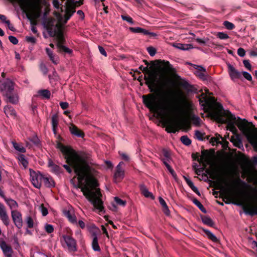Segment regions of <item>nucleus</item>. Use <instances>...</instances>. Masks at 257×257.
Wrapping results in <instances>:
<instances>
[{"label":"nucleus","mask_w":257,"mask_h":257,"mask_svg":"<svg viewBox=\"0 0 257 257\" xmlns=\"http://www.w3.org/2000/svg\"><path fill=\"white\" fill-rule=\"evenodd\" d=\"M9 40L14 45H17L19 42L18 39L13 36H10L9 37Z\"/></svg>","instance_id":"obj_53"},{"label":"nucleus","mask_w":257,"mask_h":257,"mask_svg":"<svg viewBox=\"0 0 257 257\" xmlns=\"http://www.w3.org/2000/svg\"><path fill=\"white\" fill-rule=\"evenodd\" d=\"M121 18H122V19L123 21H125L131 24H134V21H133V19L131 17H130V16H125V15H121Z\"/></svg>","instance_id":"obj_46"},{"label":"nucleus","mask_w":257,"mask_h":257,"mask_svg":"<svg viewBox=\"0 0 257 257\" xmlns=\"http://www.w3.org/2000/svg\"><path fill=\"white\" fill-rule=\"evenodd\" d=\"M129 30L134 33H142L145 35H150L151 36L155 37L157 35L153 32H150L148 30L143 29L140 27H130Z\"/></svg>","instance_id":"obj_16"},{"label":"nucleus","mask_w":257,"mask_h":257,"mask_svg":"<svg viewBox=\"0 0 257 257\" xmlns=\"http://www.w3.org/2000/svg\"><path fill=\"white\" fill-rule=\"evenodd\" d=\"M223 25L227 29L229 30H232L234 28V24L227 21L223 22Z\"/></svg>","instance_id":"obj_43"},{"label":"nucleus","mask_w":257,"mask_h":257,"mask_svg":"<svg viewBox=\"0 0 257 257\" xmlns=\"http://www.w3.org/2000/svg\"><path fill=\"white\" fill-rule=\"evenodd\" d=\"M143 102L146 106L153 112L161 114L163 111H168V108L163 107L157 100V97L154 94L143 96Z\"/></svg>","instance_id":"obj_4"},{"label":"nucleus","mask_w":257,"mask_h":257,"mask_svg":"<svg viewBox=\"0 0 257 257\" xmlns=\"http://www.w3.org/2000/svg\"><path fill=\"white\" fill-rule=\"evenodd\" d=\"M45 230L48 233H51L54 231V227L52 225L46 224L45 225Z\"/></svg>","instance_id":"obj_51"},{"label":"nucleus","mask_w":257,"mask_h":257,"mask_svg":"<svg viewBox=\"0 0 257 257\" xmlns=\"http://www.w3.org/2000/svg\"><path fill=\"white\" fill-rule=\"evenodd\" d=\"M140 188L142 194L147 198H151L154 199V197L152 193L149 191L147 187L144 184H141L140 186Z\"/></svg>","instance_id":"obj_22"},{"label":"nucleus","mask_w":257,"mask_h":257,"mask_svg":"<svg viewBox=\"0 0 257 257\" xmlns=\"http://www.w3.org/2000/svg\"><path fill=\"white\" fill-rule=\"evenodd\" d=\"M144 62L147 66L143 67V66H141L140 69L142 70L144 73L148 75V76H145L144 79L146 81V83L148 87L151 89V91L153 92L154 91V88L157 86V75L155 72L148 69V62L147 61H144Z\"/></svg>","instance_id":"obj_5"},{"label":"nucleus","mask_w":257,"mask_h":257,"mask_svg":"<svg viewBox=\"0 0 257 257\" xmlns=\"http://www.w3.org/2000/svg\"><path fill=\"white\" fill-rule=\"evenodd\" d=\"M208 173H210L211 177L213 179H216L219 182L218 189H220L221 194L225 196L226 198H231L233 196V188L232 186L224 181L222 178L217 173L210 172L207 171Z\"/></svg>","instance_id":"obj_3"},{"label":"nucleus","mask_w":257,"mask_h":257,"mask_svg":"<svg viewBox=\"0 0 257 257\" xmlns=\"http://www.w3.org/2000/svg\"><path fill=\"white\" fill-rule=\"evenodd\" d=\"M216 36L221 40H225L229 38V36L223 32H218L216 34Z\"/></svg>","instance_id":"obj_41"},{"label":"nucleus","mask_w":257,"mask_h":257,"mask_svg":"<svg viewBox=\"0 0 257 257\" xmlns=\"http://www.w3.org/2000/svg\"><path fill=\"white\" fill-rule=\"evenodd\" d=\"M204 232L205 233L207 237L213 242H217L218 239L216 236L211 232L207 229H203Z\"/></svg>","instance_id":"obj_28"},{"label":"nucleus","mask_w":257,"mask_h":257,"mask_svg":"<svg viewBox=\"0 0 257 257\" xmlns=\"http://www.w3.org/2000/svg\"><path fill=\"white\" fill-rule=\"evenodd\" d=\"M65 39L62 33L59 34L57 36V48H58V45H64Z\"/></svg>","instance_id":"obj_39"},{"label":"nucleus","mask_w":257,"mask_h":257,"mask_svg":"<svg viewBox=\"0 0 257 257\" xmlns=\"http://www.w3.org/2000/svg\"><path fill=\"white\" fill-rule=\"evenodd\" d=\"M162 153H163L164 157H165V158L164 159H166L167 161H169L170 153L168 152V151L166 149H163L162 150Z\"/></svg>","instance_id":"obj_57"},{"label":"nucleus","mask_w":257,"mask_h":257,"mask_svg":"<svg viewBox=\"0 0 257 257\" xmlns=\"http://www.w3.org/2000/svg\"><path fill=\"white\" fill-rule=\"evenodd\" d=\"M180 141L182 144L186 146H189L191 143V140L186 136H182Z\"/></svg>","instance_id":"obj_38"},{"label":"nucleus","mask_w":257,"mask_h":257,"mask_svg":"<svg viewBox=\"0 0 257 257\" xmlns=\"http://www.w3.org/2000/svg\"><path fill=\"white\" fill-rule=\"evenodd\" d=\"M26 223L29 228H33L34 227V221L31 216H27L26 218Z\"/></svg>","instance_id":"obj_42"},{"label":"nucleus","mask_w":257,"mask_h":257,"mask_svg":"<svg viewBox=\"0 0 257 257\" xmlns=\"http://www.w3.org/2000/svg\"><path fill=\"white\" fill-rule=\"evenodd\" d=\"M41 12L39 10H34L32 13V17L34 19H36L40 17Z\"/></svg>","instance_id":"obj_48"},{"label":"nucleus","mask_w":257,"mask_h":257,"mask_svg":"<svg viewBox=\"0 0 257 257\" xmlns=\"http://www.w3.org/2000/svg\"><path fill=\"white\" fill-rule=\"evenodd\" d=\"M250 179L254 185H257V171L252 173Z\"/></svg>","instance_id":"obj_47"},{"label":"nucleus","mask_w":257,"mask_h":257,"mask_svg":"<svg viewBox=\"0 0 257 257\" xmlns=\"http://www.w3.org/2000/svg\"><path fill=\"white\" fill-rule=\"evenodd\" d=\"M63 238L69 251L73 252L77 251V243L74 238L68 235H64Z\"/></svg>","instance_id":"obj_9"},{"label":"nucleus","mask_w":257,"mask_h":257,"mask_svg":"<svg viewBox=\"0 0 257 257\" xmlns=\"http://www.w3.org/2000/svg\"><path fill=\"white\" fill-rule=\"evenodd\" d=\"M185 180L187 185L192 189L195 186L194 185L193 182L188 178L184 177Z\"/></svg>","instance_id":"obj_63"},{"label":"nucleus","mask_w":257,"mask_h":257,"mask_svg":"<svg viewBox=\"0 0 257 257\" xmlns=\"http://www.w3.org/2000/svg\"><path fill=\"white\" fill-rule=\"evenodd\" d=\"M173 46L179 49L182 50H187L192 48L191 45L182 44L180 43L174 44Z\"/></svg>","instance_id":"obj_29"},{"label":"nucleus","mask_w":257,"mask_h":257,"mask_svg":"<svg viewBox=\"0 0 257 257\" xmlns=\"http://www.w3.org/2000/svg\"><path fill=\"white\" fill-rule=\"evenodd\" d=\"M41 211L43 216H46L48 214V211L46 207H44L43 204H41L40 206Z\"/></svg>","instance_id":"obj_55"},{"label":"nucleus","mask_w":257,"mask_h":257,"mask_svg":"<svg viewBox=\"0 0 257 257\" xmlns=\"http://www.w3.org/2000/svg\"><path fill=\"white\" fill-rule=\"evenodd\" d=\"M58 51L60 52H64L65 53L71 54L72 51L69 48L65 47L64 45H58Z\"/></svg>","instance_id":"obj_30"},{"label":"nucleus","mask_w":257,"mask_h":257,"mask_svg":"<svg viewBox=\"0 0 257 257\" xmlns=\"http://www.w3.org/2000/svg\"><path fill=\"white\" fill-rule=\"evenodd\" d=\"M7 204V205L9 206L10 208L12 210H17V209L18 208L19 205L18 203L14 200V199L11 198H8L5 196L3 198Z\"/></svg>","instance_id":"obj_17"},{"label":"nucleus","mask_w":257,"mask_h":257,"mask_svg":"<svg viewBox=\"0 0 257 257\" xmlns=\"http://www.w3.org/2000/svg\"><path fill=\"white\" fill-rule=\"evenodd\" d=\"M166 126V131L168 133H175L177 131L178 121L176 118L166 119L164 121Z\"/></svg>","instance_id":"obj_7"},{"label":"nucleus","mask_w":257,"mask_h":257,"mask_svg":"<svg viewBox=\"0 0 257 257\" xmlns=\"http://www.w3.org/2000/svg\"><path fill=\"white\" fill-rule=\"evenodd\" d=\"M13 145L14 148L18 151L21 153H25L26 152V149L24 148L22 145L13 142Z\"/></svg>","instance_id":"obj_35"},{"label":"nucleus","mask_w":257,"mask_h":257,"mask_svg":"<svg viewBox=\"0 0 257 257\" xmlns=\"http://www.w3.org/2000/svg\"><path fill=\"white\" fill-rule=\"evenodd\" d=\"M118 153L123 160H124L125 161H130V157L126 154L122 152H119Z\"/></svg>","instance_id":"obj_54"},{"label":"nucleus","mask_w":257,"mask_h":257,"mask_svg":"<svg viewBox=\"0 0 257 257\" xmlns=\"http://www.w3.org/2000/svg\"><path fill=\"white\" fill-rule=\"evenodd\" d=\"M58 124V116L56 114H54L52 117V127H57Z\"/></svg>","instance_id":"obj_40"},{"label":"nucleus","mask_w":257,"mask_h":257,"mask_svg":"<svg viewBox=\"0 0 257 257\" xmlns=\"http://www.w3.org/2000/svg\"><path fill=\"white\" fill-rule=\"evenodd\" d=\"M204 135V134L199 131H196L195 132V137L199 141H202L203 140Z\"/></svg>","instance_id":"obj_44"},{"label":"nucleus","mask_w":257,"mask_h":257,"mask_svg":"<svg viewBox=\"0 0 257 257\" xmlns=\"http://www.w3.org/2000/svg\"><path fill=\"white\" fill-rule=\"evenodd\" d=\"M39 94L45 98L48 99L50 97L51 93L47 89H43L39 91Z\"/></svg>","instance_id":"obj_32"},{"label":"nucleus","mask_w":257,"mask_h":257,"mask_svg":"<svg viewBox=\"0 0 257 257\" xmlns=\"http://www.w3.org/2000/svg\"><path fill=\"white\" fill-rule=\"evenodd\" d=\"M199 162L202 163L203 166L204 167H206L207 165L211 164L212 162L211 154L208 152L207 150H203L201 152V156Z\"/></svg>","instance_id":"obj_11"},{"label":"nucleus","mask_w":257,"mask_h":257,"mask_svg":"<svg viewBox=\"0 0 257 257\" xmlns=\"http://www.w3.org/2000/svg\"><path fill=\"white\" fill-rule=\"evenodd\" d=\"M92 247L94 251H100V247L98 244V238L95 235L93 236V240L92 242Z\"/></svg>","instance_id":"obj_27"},{"label":"nucleus","mask_w":257,"mask_h":257,"mask_svg":"<svg viewBox=\"0 0 257 257\" xmlns=\"http://www.w3.org/2000/svg\"><path fill=\"white\" fill-rule=\"evenodd\" d=\"M0 219L3 223L8 226L10 224V219L9 216L7 213L5 206L0 202Z\"/></svg>","instance_id":"obj_14"},{"label":"nucleus","mask_w":257,"mask_h":257,"mask_svg":"<svg viewBox=\"0 0 257 257\" xmlns=\"http://www.w3.org/2000/svg\"><path fill=\"white\" fill-rule=\"evenodd\" d=\"M147 51L149 54L151 56H154L156 53V50L155 48L153 47H149L147 48Z\"/></svg>","instance_id":"obj_50"},{"label":"nucleus","mask_w":257,"mask_h":257,"mask_svg":"<svg viewBox=\"0 0 257 257\" xmlns=\"http://www.w3.org/2000/svg\"><path fill=\"white\" fill-rule=\"evenodd\" d=\"M202 221L203 223L205 224H206L209 226H213L214 225V223L212 220L208 217H204L202 219Z\"/></svg>","instance_id":"obj_34"},{"label":"nucleus","mask_w":257,"mask_h":257,"mask_svg":"<svg viewBox=\"0 0 257 257\" xmlns=\"http://www.w3.org/2000/svg\"><path fill=\"white\" fill-rule=\"evenodd\" d=\"M227 66L229 75L232 80L235 81L241 77V73L237 71L232 65L228 63Z\"/></svg>","instance_id":"obj_12"},{"label":"nucleus","mask_w":257,"mask_h":257,"mask_svg":"<svg viewBox=\"0 0 257 257\" xmlns=\"http://www.w3.org/2000/svg\"><path fill=\"white\" fill-rule=\"evenodd\" d=\"M42 182L47 187H52L55 186V183L51 177L44 176Z\"/></svg>","instance_id":"obj_26"},{"label":"nucleus","mask_w":257,"mask_h":257,"mask_svg":"<svg viewBox=\"0 0 257 257\" xmlns=\"http://www.w3.org/2000/svg\"><path fill=\"white\" fill-rule=\"evenodd\" d=\"M75 7L73 4H69L68 2L66 3L65 14L64 16L65 23H66L67 21L70 19L73 14L75 12Z\"/></svg>","instance_id":"obj_15"},{"label":"nucleus","mask_w":257,"mask_h":257,"mask_svg":"<svg viewBox=\"0 0 257 257\" xmlns=\"http://www.w3.org/2000/svg\"><path fill=\"white\" fill-rule=\"evenodd\" d=\"M59 148L65 156L67 163L73 168L77 176L78 188L95 208L102 211L104 208L101 199L102 195L97 188L96 179L91 174V168L87 158L70 147L60 145Z\"/></svg>","instance_id":"obj_1"},{"label":"nucleus","mask_w":257,"mask_h":257,"mask_svg":"<svg viewBox=\"0 0 257 257\" xmlns=\"http://www.w3.org/2000/svg\"><path fill=\"white\" fill-rule=\"evenodd\" d=\"M11 215L15 225L20 229L23 226V219L22 214L18 210H12Z\"/></svg>","instance_id":"obj_10"},{"label":"nucleus","mask_w":257,"mask_h":257,"mask_svg":"<svg viewBox=\"0 0 257 257\" xmlns=\"http://www.w3.org/2000/svg\"><path fill=\"white\" fill-rule=\"evenodd\" d=\"M0 247L6 256L7 257L12 256L13 253L12 247L8 245L2 238H0Z\"/></svg>","instance_id":"obj_13"},{"label":"nucleus","mask_w":257,"mask_h":257,"mask_svg":"<svg viewBox=\"0 0 257 257\" xmlns=\"http://www.w3.org/2000/svg\"><path fill=\"white\" fill-rule=\"evenodd\" d=\"M26 40L27 42L32 44H35L36 42V39L33 36H27L26 37Z\"/></svg>","instance_id":"obj_59"},{"label":"nucleus","mask_w":257,"mask_h":257,"mask_svg":"<svg viewBox=\"0 0 257 257\" xmlns=\"http://www.w3.org/2000/svg\"><path fill=\"white\" fill-rule=\"evenodd\" d=\"M114 201L117 205L120 206H124L126 204L125 201H124L117 197H114Z\"/></svg>","instance_id":"obj_45"},{"label":"nucleus","mask_w":257,"mask_h":257,"mask_svg":"<svg viewBox=\"0 0 257 257\" xmlns=\"http://www.w3.org/2000/svg\"><path fill=\"white\" fill-rule=\"evenodd\" d=\"M237 54L240 57H242L244 56V55L245 54V51L243 48H239L237 50Z\"/></svg>","instance_id":"obj_61"},{"label":"nucleus","mask_w":257,"mask_h":257,"mask_svg":"<svg viewBox=\"0 0 257 257\" xmlns=\"http://www.w3.org/2000/svg\"><path fill=\"white\" fill-rule=\"evenodd\" d=\"M244 212L246 214L253 216L257 214L256 206H248L244 207Z\"/></svg>","instance_id":"obj_23"},{"label":"nucleus","mask_w":257,"mask_h":257,"mask_svg":"<svg viewBox=\"0 0 257 257\" xmlns=\"http://www.w3.org/2000/svg\"><path fill=\"white\" fill-rule=\"evenodd\" d=\"M220 139L221 140V141H223V138L221 136H219L218 137L216 138H212L211 139V143H212L213 144L214 143H216V144L220 143Z\"/></svg>","instance_id":"obj_56"},{"label":"nucleus","mask_w":257,"mask_h":257,"mask_svg":"<svg viewBox=\"0 0 257 257\" xmlns=\"http://www.w3.org/2000/svg\"><path fill=\"white\" fill-rule=\"evenodd\" d=\"M64 214L70 222L74 224L77 225V218L75 214L72 213L70 210L65 211Z\"/></svg>","instance_id":"obj_21"},{"label":"nucleus","mask_w":257,"mask_h":257,"mask_svg":"<svg viewBox=\"0 0 257 257\" xmlns=\"http://www.w3.org/2000/svg\"><path fill=\"white\" fill-rule=\"evenodd\" d=\"M50 59L51 61L55 64H57L58 63V57L54 55L53 54L50 56H49Z\"/></svg>","instance_id":"obj_52"},{"label":"nucleus","mask_w":257,"mask_h":257,"mask_svg":"<svg viewBox=\"0 0 257 257\" xmlns=\"http://www.w3.org/2000/svg\"><path fill=\"white\" fill-rule=\"evenodd\" d=\"M192 122L193 124L198 126L201 122V119L197 116L192 115L191 118Z\"/></svg>","instance_id":"obj_37"},{"label":"nucleus","mask_w":257,"mask_h":257,"mask_svg":"<svg viewBox=\"0 0 257 257\" xmlns=\"http://www.w3.org/2000/svg\"><path fill=\"white\" fill-rule=\"evenodd\" d=\"M98 49L101 54L104 56L105 57L107 56V53L103 47L99 46Z\"/></svg>","instance_id":"obj_64"},{"label":"nucleus","mask_w":257,"mask_h":257,"mask_svg":"<svg viewBox=\"0 0 257 257\" xmlns=\"http://www.w3.org/2000/svg\"><path fill=\"white\" fill-rule=\"evenodd\" d=\"M242 75L243 77L247 80L251 81L252 80L251 75L247 72L243 71Z\"/></svg>","instance_id":"obj_58"},{"label":"nucleus","mask_w":257,"mask_h":257,"mask_svg":"<svg viewBox=\"0 0 257 257\" xmlns=\"http://www.w3.org/2000/svg\"><path fill=\"white\" fill-rule=\"evenodd\" d=\"M212 119L218 123H227V129L233 134L237 133L236 125L245 136L248 142L257 151V130L253 127L251 122H249L245 119H242L236 117L229 111L224 110L220 104H216V107L212 109L210 112Z\"/></svg>","instance_id":"obj_2"},{"label":"nucleus","mask_w":257,"mask_h":257,"mask_svg":"<svg viewBox=\"0 0 257 257\" xmlns=\"http://www.w3.org/2000/svg\"><path fill=\"white\" fill-rule=\"evenodd\" d=\"M14 89V83L10 80L0 83V91L5 96L13 92Z\"/></svg>","instance_id":"obj_6"},{"label":"nucleus","mask_w":257,"mask_h":257,"mask_svg":"<svg viewBox=\"0 0 257 257\" xmlns=\"http://www.w3.org/2000/svg\"><path fill=\"white\" fill-rule=\"evenodd\" d=\"M7 102L13 104H17L19 101V96L16 93H10L8 95L5 96Z\"/></svg>","instance_id":"obj_20"},{"label":"nucleus","mask_w":257,"mask_h":257,"mask_svg":"<svg viewBox=\"0 0 257 257\" xmlns=\"http://www.w3.org/2000/svg\"><path fill=\"white\" fill-rule=\"evenodd\" d=\"M124 171L123 169L116 168V171L114 174V180L115 182L117 183L120 181L124 177Z\"/></svg>","instance_id":"obj_19"},{"label":"nucleus","mask_w":257,"mask_h":257,"mask_svg":"<svg viewBox=\"0 0 257 257\" xmlns=\"http://www.w3.org/2000/svg\"><path fill=\"white\" fill-rule=\"evenodd\" d=\"M69 130L71 133L75 136L80 138H83L84 136V133L73 124H70L69 126Z\"/></svg>","instance_id":"obj_18"},{"label":"nucleus","mask_w":257,"mask_h":257,"mask_svg":"<svg viewBox=\"0 0 257 257\" xmlns=\"http://www.w3.org/2000/svg\"><path fill=\"white\" fill-rule=\"evenodd\" d=\"M193 203L196 205L198 208L203 213H206V210L202 205V204L196 198L192 200Z\"/></svg>","instance_id":"obj_31"},{"label":"nucleus","mask_w":257,"mask_h":257,"mask_svg":"<svg viewBox=\"0 0 257 257\" xmlns=\"http://www.w3.org/2000/svg\"><path fill=\"white\" fill-rule=\"evenodd\" d=\"M4 112L8 116H14L16 115V111L14 108L9 105L4 107Z\"/></svg>","instance_id":"obj_25"},{"label":"nucleus","mask_w":257,"mask_h":257,"mask_svg":"<svg viewBox=\"0 0 257 257\" xmlns=\"http://www.w3.org/2000/svg\"><path fill=\"white\" fill-rule=\"evenodd\" d=\"M179 85L185 89L188 88L189 86V83L185 80L180 81L179 82Z\"/></svg>","instance_id":"obj_62"},{"label":"nucleus","mask_w":257,"mask_h":257,"mask_svg":"<svg viewBox=\"0 0 257 257\" xmlns=\"http://www.w3.org/2000/svg\"><path fill=\"white\" fill-rule=\"evenodd\" d=\"M30 176L33 185L37 188H40L43 182L44 176L39 172L37 173L30 170Z\"/></svg>","instance_id":"obj_8"},{"label":"nucleus","mask_w":257,"mask_h":257,"mask_svg":"<svg viewBox=\"0 0 257 257\" xmlns=\"http://www.w3.org/2000/svg\"><path fill=\"white\" fill-rule=\"evenodd\" d=\"M48 166L55 174H59L61 172V168L59 166L55 164L51 160H49Z\"/></svg>","instance_id":"obj_24"},{"label":"nucleus","mask_w":257,"mask_h":257,"mask_svg":"<svg viewBox=\"0 0 257 257\" xmlns=\"http://www.w3.org/2000/svg\"><path fill=\"white\" fill-rule=\"evenodd\" d=\"M30 140L35 145L38 146L40 144V140L37 136H34L30 139Z\"/></svg>","instance_id":"obj_49"},{"label":"nucleus","mask_w":257,"mask_h":257,"mask_svg":"<svg viewBox=\"0 0 257 257\" xmlns=\"http://www.w3.org/2000/svg\"><path fill=\"white\" fill-rule=\"evenodd\" d=\"M19 160L20 163L24 166V168H26L28 165V162L25 158V156L21 154L19 156Z\"/></svg>","instance_id":"obj_33"},{"label":"nucleus","mask_w":257,"mask_h":257,"mask_svg":"<svg viewBox=\"0 0 257 257\" xmlns=\"http://www.w3.org/2000/svg\"><path fill=\"white\" fill-rule=\"evenodd\" d=\"M196 75L202 80H206L207 79L208 75L205 71L203 72H196Z\"/></svg>","instance_id":"obj_36"},{"label":"nucleus","mask_w":257,"mask_h":257,"mask_svg":"<svg viewBox=\"0 0 257 257\" xmlns=\"http://www.w3.org/2000/svg\"><path fill=\"white\" fill-rule=\"evenodd\" d=\"M244 66L249 70H251V65L248 60H244L243 61Z\"/></svg>","instance_id":"obj_60"}]
</instances>
